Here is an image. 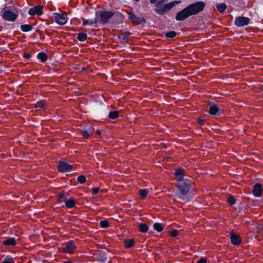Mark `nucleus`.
Returning a JSON list of instances; mask_svg holds the SVG:
<instances>
[{
	"label": "nucleus",
	"instance_id": "obj_31",
	"mask_svg": "<svg viewBox=\"0 0 263 263\" xmlns=\"http://www.w3.org/2000/svg\"><path fill=\"white\" fill-rule=\"evenodd\" d=\"M91 133V129L88 128L87 129L84 130L83 132V136L85 138H88Z\"/></svg>",
	"mask_w": 263,
	"mask_h": 263
},
{
	"label": "nucleus",
	"instance_id": "obj_22",
	"mask_svg": "<svg viewBox=\"0 0 263 263\" xmlns=\"http://www.w3.org/2000/svg\"><path fill=\"white\" fill-rule=\"evenodd\" d=\"M108 117L111 119H116L119 117V112L117 111H110Z\"/></svg>",
	"mask_w": 263,
	"mask_h": 263
},
{
	"label": "nucleus",
	"instance_id": "obj_12",
	"mask_svg": "<svg viewBox=\"0 0 263 263\" xmlns=\"http://www.w3.org/2000/svg\"><path fill=\"white\" fill-rule=\"evenodd\" d=\"M262 191V186L259 183L256 184L253 189V194L256 197H259L261 196Z\"/></svg>",
	"mask_w": 263,
	"mask_h": 263
},
{
	"label": "nucleus",
	"instance_id": "obj_21",
	"mask_svg": "<svg viewBox=\"0 0 263 263\" xmlns=\"http://www.w3.org/2000/svg\"><path fill=\"white\" fill-rule=\"evenodd\" d=\"M139 229L140 232L142 233H145L148 231V226L144 223H140L139 225Z\"/></svg>",
	"mask_w": 263,
	"mask_h": 263
},
{
	"label": "nucleus",
	"instance_id": "obj_17",
	"mask_svg": "<svg viewBox=\"0 0 263 263\" xmlns=\"http://www.w3.org/2000/svg\"><path fill=\"white\" fill-rule=\"evenodd\" d=\"M3 243L7 246H14L16 244V240L13 237H11L5 240Z\"/></svg>",
	"mask_w": 263,
	"mask_h": 263
},
{
	"label": "nucleus",
	"instance_id": "obj_16",
	"mask_svg": "<svg viewBox=\"0 0 263 263\" xmlns=\"http://www.w3.org/2000/svg\"><path fill=\"white\" fill-rule=\"evenodd\" d=\"M65 206L67 208H72L76 204V200L73 198H70L65 201Z\"/></svg>",
	"mask_w": 263,
	"mask_h": 263
},
{
	"label": "nucleus",
	"instance_id": "obj_33",
	"mask_svg": "<svg viewBox=\"0 0 263 263\" xmlns=\"http://www.w3.org/2000/svg\"><path fill=\"white\" fill-rule=\"evenodd\" d=\"M100 224L102 228H107L108 226V222L106 220H102L100 221Z\"/></svg>",
	"mask_w": 263,
	"mask_h": 263
},
{
	"label": "nucleus",
	"instance_id": "obj_14",
	"mask_svg": "<svg viewBox=\"0 0 263 263\" xmlns=\"http://www.w3.org/2000/svg\"><path fill=\"white\" fill-rule=\"evenodd\" d=\"M231 241L233 245H237L240 243V237L236 234L232 233L231 235Z\"/></svg>",
	"mask_w": 263,
	"mask_h": 263
},
{
	"label": "nucleus",
	"instance_id": "obj_7",
	"mask_svg": "<svg viewBox=\"0 0 263 263\" xmlns=\"http://www.w3.org/2000/svg\"><path fill=\"white\" fill-rule=\"evenodd\" d=\"M128 17L135 25L146 22L145 20L143 17H138L132 12L128 13Z\"/></svg>",
	"mask_w": 263,
	"mask_h": 263
},
{
	"label": "nucleus",
	"instance_id": "obj_39",
	"mask_svg": "<svg viewBox=\"0 0 263 263\" xmlns=\"http://www.w3.org/2000/svg\"><path fill=\"white\" fill-rule=\"evenodd\" d=\"M3 263H13V260L12 259H10L4 261Z\"/></svg>",
	"mask_w": 263,
	"mask_h": 263
},
{
	"label": "nucleus",
	"instance_id": "obj_4",
	"mask_svg": "<svg viewBox=\"0 0 263 263\" xmlns=\"http://www.w3.org/2000/svg\"><path fill=\"white\" fill-rule=\"evenodd\" d=\"M3 11L2 17L5 20L7 21H14L18 15V11L14 8H7L4 9Z\"/></svg>",
	"mask_w": 263,
	"mask_h": 263
},
{
	"label": "nucleus",
	"instance_id": "obj_25",
	"mask_svg": "<svg viewBox=\"0 0 263 263\" xmlns=\"http://www.w3.org/2000/svg\"><path fill=\"white\" fill-rule=\"evenodd\" d=\"M77 39L81 42L84 41L87 39V34L84 33H80L78 34Z\"/></svg>",
	"mask_w": 263,
	"mask_h": 263
},
{
	"label": "nucleus",
	"instance_id": "obj_38",
	"mask_svg": "<svg viewBox=\"0 0 263 263\" xmlns=\"http://www.w3.org/2000/svg\"><path fill=\"white\" fill-rule=\"evenodd\" d=\"M198 263H206V260L204 258H200L198 261Z\"/></svg>",
	"mask_w": 263,
	"mask_h": 263
},
{
	"label": "nucleus",
	"instance_id": "obj_1",
	"mask_svg": "<svg viewBox=\"0 0 263 263\" xmlns=\"http://www.w3.org/2000/svg\"><path fill=\"white\" fill-rule=\"evenodd\" d=\"M205 4L203 2H199L190 5L176 14L177 21H183L190 16L196 15L203 10Z\"/></svg>",
	"mask_w": 263,
	"mask_h": 263
},
{
	"label": "nucleus",
	"instance_id": "obj_8",
	"mask_svg": "<svg viewBox=\"0 0 263 263\" xmlns=\"http://www.w3.org/2000/svg\"><path fill=\"white\" fill-rule=\"evenodd\" d=\"M250 23V19L246 17H236L235 20V24L237 26L242 27L247 25Z\"/></svg>",
	"mask_w": 263,
	"mask_h": 263
},
{
	"label": "nucleus",
	"instance_id": "obj_23",
	"mask_svg": "<svg viewBox=\"0 0 263 263\" xmlns=\"http://www.w3.org/2000/svg\"><path fill=\"white\" fill-rule=\"evenodd\" d=\"M37 57L38 59H40L42 62H45L47 59L46 54L44 52L39 53Z\"/></svg>",
	"mask_w": 263,
	"mask_h": 263
},
{
	"label": "nucleus",
	"instance_id": "obj_41",
	"mask_svg": "<svg viewBox=\"0 0 263 263\" xmlns=\"http://www.w3.org/2000/svg\"><path fill=\"white\" fill-rule=\"evenodd\" d=\"M101 130H97V132H96V134H97V135H100V134H101Z\"/></svg>",
	"mask_w": 263,
	"mask_h": 263
},
{
	"label": "nucleus",
	"instance_id": "obj_13",
	"mask_svg": "<svg viewBox=\"0 0 263 263\" xmlns=\"http://www.w3.org/2000/svg\"><path fill=\"white\" fill-rule=\"evenodd\" d=\"M75 249V246L72 242H68L66 246L63 248L64 252L65 253H72Z\"/></svg>",
	"mask_w": 263,
	"mask_h": 263
},
{
	"label": "nucleus",
	"instance_id": "obj_15",
	"mask_svg": "<svg viewBox=\"0 0 263 263\" xmlns=\"http://www.w3.org/2000/svg\"><path fill=\"white\" fill-rule=\"evenodd\" d=\"M220 109L215 105H212L209 108V113L211 115H216L220 113Z\"/></svg>",
	"mask_w": 263,
	"mask_h": 263
},
{
	"label": "nucleus",
	"instance_id": "obj_34",
	"mask_svg": "<svg viewBox=\"0 0 263 263\" xmlns=\"http://www.w3.org/2000/svg\"><path fill=\"white\" fill-rule=\"evenodd\" d=\"M63 199L64 201H65L66 200V195L63 194H60L59 196V200L60 202H62L63 201Z\"/></svg>",
	"mask_w": 263,
	"mask_h": 263
},
{
	"label": "nucleus",
	"instance_id": "obj_36",
	"mask_svg": "<svg viewBox=\"0 0 263 263\" xmlns=\"http://www.w3.org/2000/svg\"><path fill=\"white\" fill-rule=\"evenodd\" d=\"M178 232L177 230H174L171 232V236L175 237L178 235Z\"/></svg>",
	"mask_w": 263,
	"mask_h": 263
},
{
	"label": "nucleus",
	"instance_id": "obj_30",
	"mask_svg": "<svg viewBox=\"0 0 263 263\" xmlns=\"http://www.w3.org/2000/svg\"><path fill=\"white\" fill-rule=\"evenodd\" d=\"M228 202L231 205L235 203V199L232 195H229L228 198Z\"/></svg>",
	"mask_w": 263,
	"mask_h": 263
},
{
	"label": "nucleus",
	"instance_id": "obj_40",
	"mask_svg": "<svg viewBox=\"0 0 263 263\" xmlns=\"http://www.w3.org/2000/svg\"><path fill=\"white\" fill-rule=\"evenodd\" d=\"M180 3V1H175L173 2H171V3H174V6L176 4H178Z\"/></svg>",
	"mask_w": 263,
	"mask_h": 263
},
{
	"label": "nucleus",
	"instance_id": "obj_9",
	"mask_svg": "<svg viewBox=\"0 0 263 263\" xmlns=\"http://www.w3.org/2000/svg\"><path fill=\"white\" fill-rule=\"evenodd\" d=\"M58 169L61 172H67L71 171L72 166L65 162L60 161Z\"/></svg>",
	"mask_w": 263,
	"mask_h": 263
},
{
	"label": "nucleus",
	"instance_id": "obj_2",
	"mask_svg": "<svg viewBox=\"0 0 263 263\" xmlns=\"http://www.w3.org/2000/svg\"><path fill=\"white\" fill-rule=\"evenodd\" d=\"M165 0H159L155 4L156 8L154 9L156 13L163 15L169 11L174 7V3H168L163 5Z\"/></svg>",
	"mask_w": 263,
	"mask_h": 263
},
{
	"label": "nucleus",
	"instance_id": "obj_35",
	"mask_svg": "<svg viewBox=\"0 0 263 263\" xmlns=\"http://www.w3.org/2000/svg\"><path fill=\"white\" fill-rule=\"evenodd\" d=\"M99 191V187H93L92 189V195H97Z\"/></svg>",
	"mask_w": 263,
	"mask_h": 263
},
{
	"label": "nucleus",
	"instance_id": "obj_28",
	"mask_svg": "<svg viewBox=\"0 0 263 263\" xmlns=\"http://www.w3.org/2000/svg\"><path fill=\"white\" fill-rule=\"evenodd\" d=\"M148 191L146 190H141L139 191V195L141 199H144L147 195Z\"/></svg>",
	"mask_w": 263,
	"mask_h": 263
},
{
	"label": "nucleus",
	"instance_id": "obj_43",
	"mask_svg": "<svg viewBox=\"0 0 263 263\" xmlns=\"http://www.w3.org/2000/svg\"><path fill=\"white\" fill-rule=\"evenodd\" d=\"M26 58H28V57H29V56H28V55H26Z\"/></svg>",
	"mask_w": 263,
	"mask_h": 263
},
{
	"label": "nucleus",
	"instance_id": "obj_26",
	"mask_svg": "<svg viewBox=\"0 0 263 263\" xmlns=\"http://www.w3.org/2000/svg\"><path fill=\"white\" fill-rule=\"evenodd\" d=\"M154 229L158 231L161 232L163 230V227L161 223H155L153 225Z\"/></svg>",
	"mask_w": 263,
	"mask_h": 263
},
{
	"label": "nucleus",
	"instance_id": "obj_19",
	"mask_svg": "<svg viewBox=\"0 0 263 263\" xmlns=\"http://www.w3.org/2000/svg\"><path fill=\"white\" fill-rule=\"evenodd\" d=\"M21 29L23 32H28L32 29V27L28 24L22 25L21 26Z\"/></svg>",
	"mask_w": 263,
	"mask_h": 263
},
{
	"label": "nucleus",
	"instance_id": "obj_5",
	"mask_svg": "<svg viewBox=\"0 0 263 263\" xmlns=\"http://www.w3.org/2000/svg\"><path fill=\"white\" fill-rule=\"evenodd\" d=\"M52 18L58 24L60 25L65 24L68 20L67 14L65 12H63L62 13L57 12L53 13L52 14Z\"/></svg>",
	"mask_w": 263,
	"mask_h": 263
},
{
	"label": "nucleus",
	"instance_id": "obj_11",
	"mask_svg": "<svg viewBox=\"0 0 263 263\" xmlns=\"http://www.w3.org/2000/svg\"><path fill=\"white\" fill-rule=\"evenodd\" d=\"M175 175L177 179L178 182L187 181V179H184V171L181 169H178L176 171Z\"/></svg>",
	"mask_w": 263,
	"mask_h": 263
},
{
	"label": "nucleus",
	"instance_id": "obj_20",
	"mask_svg": "<svg viewBox=\"0 0 263 263\" xmlns=\"http://www.w3.org/2000/svg\"><path fill=\"white\" fill-rule=\"evenodd\" d=\"M226 8L227 5L224 3L217 5V9L218 11L220 13L223 12L226 10Z\"/></svg>",
	"mask_w": 263,
	"mask_h": 263
},
{
	"label": "nucleus",
	"instance_id": "obj_24",
	"mask_svg": "<svg viewBox=\"0 0 263 263\" xmlns=\"http://www.w3.org/2000/svg\"><path fill=\"white\" fill-rule=\"evenodd\" d=\"M134 244V240L133 239H127L125 240L124 245L126 248H129L133 246Z\"/></svg>",
	"mask_w": 263,
	"mask_h": 263
},
{
	"label": "nucleus",
	"instance_id": "obj_37",
	"mask_svg": "<svg viewBox=\"0 0 263 263\" xmlns=\"http://www.w3.org/2000/svg\"><path fill=\"white\" fill-rule=\"evenodd\" d=\"M204 121L203 119H199L198 120V123L200 125H203L204 124Z\"/></svg>",
	"mask_w": 263,
	"mask_h": 263
},
{
	"label": "nucleus",
	"instance_id": "obj_6",
	"mask_svg": "<svg viewBox=\"0 0 263 263\" xmlns=\"http://www.w3.org/2000/svg\"><path fill=\"white\" fill-rule=\"evenodd\" d=\"M176 186L182 195H185L190 191L191 182L190 181L178 182L176 184Z\"/></svg>",
	"mask_w": 263,
	"mask_h": 263
},
{
	"label": "nucleus",
	"instance_id": "obj_29",
	"mask_svg": "<svg viewBox=\"0 0 263 263\" xmlns=\"http://www.w3.org/2000/svg\"><path fill=\"white\" fill-rule=\"evenodd\" d=\"M176 35V33L175 31H170L165 33V36L168 38H173Z\"/></svg>",
	"mask_w": 263,
	"mask_h": 263
},
{
	"label": "nucleus",
	"instance_id": "obj_18",
	"mask_svg": "<svg viewBox=\"0 0 263 263\" xmlns=\"http://www.w3.org/2000/svg\"><path fill=\"white\" fill-rule=\"evenodd\" d=\"M97 23H98L97 18H95L92 19V20H84L83 22V25H91L93 24Z\"/></svg>",
	"mask_w": 263,
	"mask_h": 263
},
{
	"label": "nucleus",
	"instance_id": "obj_32",
	"mask_svg": "<svg viewBox=\"0 0 263 263\" xmlns=\"http://www.w3.org/2000/svg\"><path fill=\"white\" fill-rule=\"evenodd\" d=\"M77 180L79 183H83L86 181V178L84 176L81 175L78 177Z\"/></svg>",
	"mask_w": 263,
	"mask_h": 263
},
{
	"label": "nucleus",
	"instance_id": "obj_27",
	"mask_svg": "<svg viewBox=\"0 0 263 263\" xmlns=\"http://www.w3.org/2000/svg\"><path fill=\"white\" fill-rule=\"evenodd\" d=\"M46 104L44 101H39L35 104L36 108H40L44 109L45 108Z\"/></svg>",
	"mask_w": 263,
	"mask_h": 263
},
{
	"label": "nucleus",
	"instance_id": "obj_3",
	"mask_svg": "<svg viewBox=\"0 0 263 263\" xmlns=\"http://www.w3.org/2000/svg\"><path fill=\"white\" fill-rule=\"evenodd\" d=\"M115 12L114 11H102L97 12L96 14L98 23L102 24L107 23L109 19L113 16Z\"/></svg>",
	"mask_w": 263,
	"mask_h": 263
},
{
	"label": "nucleus",
	"instance_id": "obj_42",
	"mask_svg": "<svg viewBox=\"0 0 263 263\" xmlns=\"http://www.w3.org/2000/svg\"><path fill=\"white\" fill-rule=\"evenodd\" d=\"M157 0H151L150 2L152 3V4H154L156 2Z\"/></svg>",
	"mask_w": 263,
	"mask_h": 263
},
{
	"label": "nucleus",
	"instance_id": "obj_10",
	"mask_svg": "<svg viewBox=\"0 0 263 263\" xmlns=\"http://www.w3.org/2000/svg\"><path fill=\"white\" fill-rule=\"evenodd\" d=\"M30 15H41L43 14L42 7L41 6H36L30 8L28 11Z\"/></svg>",
	"mask_w": 263,
	"mask_h": 263
}]
</instances>
